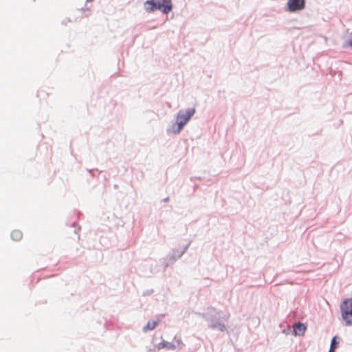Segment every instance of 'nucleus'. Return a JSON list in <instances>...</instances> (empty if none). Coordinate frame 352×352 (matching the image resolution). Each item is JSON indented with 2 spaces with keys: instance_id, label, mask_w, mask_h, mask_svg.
Returning a JSON list of instances; mask_svg holds the SVG:
<instances>
[{
  "instance_id": "obj_18",
  "label": "nucleus",
  "mask_w": 352,
  "mask_h": 352,
  "mask_svg": "<svg viewBox=\"0 0 352 352\" xmlns=\"http://www.w3.org/2000/svg\"><path fill=\"white\" fill-rule=\"evenodd\" d=\"M283 332H285V333H287V330H283Z\"/></svg>"
},
{
  "instance_id": "obj_15",
  "label": "nucleus",
  "mask_w": 352,
  "mask_h": 352,
  "mask_svg": "<svg viewBox=\"0 0 352 352\" xmlns=\"http://www.w3.org/2000/svg\"><path fill=\"white\" fill-rule=\"evenodd\" d=\"M176 342L177 344V348L179 350H181L182 349L183 346H184V344H183L182 340L181 339H177V340H176Z\"/></svg>"
},
{
  "instance_id": "obj_11",
  "label": "nucleus",
  "mask_w": 352,
  "mask_h": 352,
  "mask_svg": "<svg viewBox=\"0 0 352 352\" xmlns=\"http://www.w3.org/2000/svg\"><path fill=\"white\" fill-rule=\"evenodd\" d=\"M11 237L14 241H19L22 238V233L20 230H14L11 233Z\"/></svg>"
},
{
  "instance_id": "obj_14",
  "label": "nucleus",
  "mask_w": 352,
  "mask_h": 352,
  "mask_svg": "<svg viewBox=\"0 0 352 352\" xmlns=\"http://www.w3.org/2000/svg\"><path fill=\"white\" fill-rule=\"evenodd\" d=\"M190 243H189L188 244H187L186 246H184V248L182 251H181L179 254H178V256L179 257H182L184 254L186 252V251L188 250L189 245H190Z\"/></svg>"
},
{
  "instance_id": "obj_10",
  "label": "nucleus",
  "mask_w": 352,
  "mask_h": 352,
  "mask_svg": "<svg viewBox=\"0 0 352 352\" xmlns=\"http://www.w3.org/2000/svg\"><path fill=\"white\" fill-rule=\"evenodd\" d=\"M160 320L148 321L147 324L143 327L142 331L146 332L148 331L153 330L159 324Z\"/></svg>"
},
{
  "instance_id": "obj_7",
  "label": "nucleus",
  "mask_w": 352,
  "mask_h": 352,
  "mask_svg": "<svg viewBox=\"0 0 352 352\" xmlns=\"http://www.w3.org/2000/svg\"><path fill=\"white\" fill-rule=\"evenodd\" d=\"M306 329L307 327L304 324L301 322L295 323L293 326L294 334L295 336H302L305 333Z\"/></svg>"
},
{
  "instance_id": "obj_19",
  "label": "nucleus",
  "mask_w": 352,
  "mask_h": 352,
  "mask_svg": "<svg viewBox=\"0 0 352 352\" xmlns=\"http://www.w3.org/2000/svg\"><path fill=\"white\" fill-rule=\"evenodd\" d=\"M283 332H285V333H287V330H283Z\"/></svg>"
},
{
  "instance_id": "obj_12",
  "label": "nucleus",
  "mask_w": 352,
  "mask_h": 352,
  "mask_svg": "<svg viewBox=\"0 0 352 352\" xmlns=\"http://www.w3.org/2000/svg\"><path fill=\"white\" fill-rule=\"evenodd\" d=\"M339 344V341L338 340V337L334 336L333 339L331 340L330 349L336 350V349L338 347Z\"/></svg>"
},
{
  "instance_id": "obj_5",
  "label": "nucleus",
  "mask_w": 352,
  "mask_h": 352,
  "mask_svg": "<svg viewBox=\"0 0 352 352\" xmlns=\"http://www.w3.org/2000/svg\"><path fill=\"white\" fill-rule=\"evenodd\" d=\"M305 8V0H288L287 10L290 12H295L304 10Z\"/></svg>"
},
{
  "instance_id": "obj_9",
  "label": "nucleus",
  "mask_w": 352,
  "mask_h": 352,
  "mask_svg": "<svg viewBox=\"0 0 352 352\" xmlns=\"http://www.w3.org/2000/svg\"><path fill=\"white\" fill-rule=\"evenodd\" d=\"M183 129L184 128L182 126H180L178 122H177V121L175 120V122L172 124L170 128L167 129V132L177 135L179 134Z\"/></svg>"
},
{
  "instance_id": "obj_16",
  "label": "nucleus",
  "mask_w": 352,
  "mask_h": 352,
  "mask_svg": "<svg viewBox=\"0 0 352 352\" xmlns=\"http://www.w3.org/2000/svg\"><path fill=\"white\" fill-rule=\"evenodd\" d=\"M168 201H169V197H166V198H164L163 199V201H164V202H168Z\"/></svg>"
},
{
  "instance_id": "obj_13",
  "label": "nucleus",
  "mask_w": 352,
  "mask_h": 352,
  "mask_svg": "<svg viewBox=\"0 0 352 352\" xmlns=\"http://www.w3.org/2000/svg\"><path fill=\"white\" fill-rule=\"evenodd\" d=\"M343 46L344 47H352V31L351 33V38L349 40L345 41Z\"/></svg>"
},
{
  "instance_id": "obj_6",
  "label": "nucleus",
  "mask_w": 352,
  "mask_h": 352,
  "mask_svg": "<svg viewBox=\"0 0 352 352\" xmlns=\"http://www.w3.org/2000/svg\"><path fill=\"white\" fill-rule=\"evenodd\" d=\"M179 252L177 250H173L172 253L168 254L166 257L164 258V267H167L169 265H173L178 258L180 257L178 256V254Z\"/></svg>"
},
{
  "instance_id": "obj_3",
  "label": "nucleus",
  "mask_w": 352,
  "mask_h": 352,
  "mask_svg": "<svg viewBox=\"0 0 352 352\" xmlns=\"http://www.w3.org/2000/svg\"><path fill=\"white\" fill-rule=\"evenodd\" d=\"M342 320L346 326L352 325V298L345 299L340 305Z\"/></svg>"
},
{
  "instance_id": "obj_8",
  "label": "nucleus",
  "mask_w": 352,
  "mask_h": 352,
  "mask_svg": "<svg viewBox=\"0 0 352 352\" xmlns=\"http://www.w3.org/2000/svg\"><path fill=\"white\" fill-rule=\"evenodd\" d=\"M157 348L158 350H160V349H162L164 348H166L168 350H175V349H177V346L175 344H174L171 342H167L166 340H163L157 344Z\"/></svg>"
},
{
  "instance_id": "obj_17",
  "label": "nucleus",
  "mask_w": 352,
  "mask_h": 352,
  "mask_svg": "<svg viewBox=\"0 0 352 352\" xmlns=\"http://www.w3.org/2000/svg\"><path fill=\"white\" fill-rule=\"evenodd\" d=\"M329 352H335V350L332 349H329Z\"/></svg>"
},
{
  "instance_id": "obj_2",
  "label": "nucleus",
  "mask_w": 352,
  "mask_h": 352,
  "mask_svg": "<svg viewBox=\"0 0 352 352\" xmlns=\"http://www.w3.org/2000/svg\"><path fill=\"white\" fill-rule=\"evenodd\" d=\"M144 9L148 13L160 10L164 14H168L173 9L170 0H147L144 3Z\"/></svg>"
},
{
  "instance_id": "obj_4",
  "label": "nucleus",
  "mask_w": 352,
  "mask_h": 352,
  "mask_svg": "<svg viewBox=\"0 0 352 352\" xmlns=\"http://www.w3.org/2000/svg\"><path fill=\"white\" fill-rule=\"evenodd\" d=\"M195 112L196 109L195 107L188 108L184 110L181 109L177 113L175 120L180 126L184 128L195 115Z\"/></svg>"
},
{
  "instance_id": "obj_1",
  "label": "nucleus",
  "mask_w": 352,
  "mask_h": 352,
  "mask_svg": "<svg viewBox=\"0 0 352 352\" xmlns=\"http://www.w3.org/2000/svg\"><path fill=\"white\" fill-rule=\"evenodd\" d=\"M197 315L202 317L207 322L208 327L213 330H218L221 332L227 331L225 322L228 321L229 316H221V313L216 311L213 307H208L204 313H196Z\"/></svg>"
},
{
  "instance_id": "obj_20",
  "label": "nucleus",
  "mask_w": 352,
  "mask_h": 352,
  "mask_svg": "<svg viewBox=\"0 0 352 352\" xmlns=\"http://www.w3.org/2000/svg\"><path fill=\"white\" fill-rule=\"evenodd\" d=\"M93 170H89V172L90 173H91V172H92Z\"/></svg>"
}]
</instances>
